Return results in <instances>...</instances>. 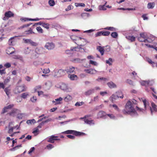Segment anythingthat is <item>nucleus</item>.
I'll use <instances>...</instances> for the list:
<instances>
[{"label": "nucleus", "mask_w": 157, "mask_h": 157, "mask_svg": "<svg viewBox=\"0 0 157 157\" xmlns=\"http://www.w3.org/2000/svg\"><path fill=\"white\" fill-rule=\"evenodd\" d=\"M137 104V101L133 99L132 102L128 101L126 103L125 106V109L123 110V112L124 114H128L132 117H136L138 114L134 109L133 104Z\"/></svg>", "instance_id": "f257e3e1"}, {"label": "nucleus", "mask_w": 157, "mask_h": 157, "mask_svg": "<svg viewBox=\"0 0 157 157\" xmlns=\"http://www.w3.org/2000/svg\"><path fill=\"white\" fill-rule=\"evenodd\" d=\"M62 133L65 134H73L76 136H80L86 135L84 133L74 130H67Z\"/></svg>", "instance_id": "f03ea898"}, {"label": "nucleus", "mask_w": 157, "mask_h": 157, "mask_svg": "<svg viewBox=\"0 0 157 157\" xmlns=\"http://www.w3.org/2000/svg\"><path fill=\"white\" fill-rule=\"evenodd\" d=\"M55 77H59L64 76L66 74L65 70L62 69H55L52 72Z\"/></svg>", "instance_id": "7ed1b4c3"}, {"label": "nucleus", "mask_w": 157, "mask_h": 157, "mask_svg": "<svg viewBox=\"0 0 157 157\" xmlns=\"http://www.w3.org/2000/svg\"><path fill=\"white\" fill-rule=\"evenodd\" d=\"M142 101L144 103L145 109H143L140 108L137 106H136V107L137 110L140 112H142L143 113H144L145 112V110L146 109L147 105L148 104V102L145 99L143 100Z\"/></svg>", "instance_id": "20e7f679"}, {"label": "nucleus", "mask_w": 157, "mask_h": 157, "mask_svg": "<svg viewBox=\"0 0 157 157\" xmlns=\"http://www.w3.org/2000/svg\"><path fill=\"white\" fill-rule=\"evenodd\" d=\"M23 40L25 43L30 44L32 46H36L38 45L37 43L33 42L30 39L23 38Z\"/></svg>", "instance_id": "39448f33"}, {"label": "nucleus", "mask_w": 157, "mask_h": 157, "mask_svg": "<svg viewBox=\"0 0 157 157\" xmlns=\"http://www.w3.org/2000/svg\"><path fill=\"white\" fill-rule=\"evenodd\" d=\"M107 117V116L105 113L102 111H100L97 114V119L99 118L105 119Z\"/></svg>", "instance_id": "423d86ee"}, {"label": "nucleus", "mask_w": 157, "mask_h": 157, "mask_svg": "<svg viewBox=\"0 0 157 157\" xmlns=\"http://www.w3.org/2000/svg\"><path fill=\"white\" fill-rule=\"evenodd\" d=\"M44 47L48 50L53 49L55 47V44L52 42L47 43Z\"/></svg>", "instance_id": "0eeeda50"}, {"label": "nucleus", "mask_w": 157, "mask_h": 157, "mask_svg": "<svg viewBox=\"0 0 157 157\" xmlns=\"http://www.w3.org/2000/svg\"><path fill=\"white\" fill-rule=\"evenodd\" d=\"M151 106L152 108L149 106V108L151 112V115H152L153 112H157V106L153 102H152L151 103Z\"/></svg>", "instance_id": "6e6552de"}, {"label": "nucleus", "mask_w": 157, "mask_h": 157, "mask_svg": "<svg viewBox=\"0 0 157 157\" xmlns=\"http://www.w3.org/2000/svg\"><path fill=\"white\" fill-rule=\"evenodd\" d=\"M35 52L38 54H41L45 53V49L43 47L36 48L35 50Z\"/></svg>", "instance_id": "1a4fd4ad"}, {"label": "nucleus", "mask_w": 157, "mask_h": 157, "mask_svg": "<svg viewBox=\"0 0 157 157\" xmlns=\"http://www.w3.org/2000/svg\"><path fill=\"white\" fill-rule=\"evenodd\" d=\"M84 71L86 72L87 73L90 74H94L98 72V71L96 70L91 68L89 69H85L84 70Z\"/></svg>", "instance_id": "9d476101"}, {"label": "nucleus", "mask_w": 157, "mask_h": 157, "mask_svg": "<svg viewBox=\"0 0 157 157\" xmlns=\"http://www.w3.org/2000/svg\"><path fill=\"white\" fill-rule=\"evenodd\" d=\"M95 92L94 89H91L86 91L84 93V94L86 96H89Z\"/></svg>", "instance_id": "9b49d317"}, {"label": "nucleus", "mask_w": 157, "mask_h": 157, "mask_svg": "<svg viewBox=\"0 0 157 157\" xmlns=\"http://www.w3.org/2000/svg\"><path fill=\"white\" fill-rule=\"evenodd\" d=\"M57 137V136H56L54 135H52L48 137V140L47 141L51 143H54L55 141V138Z\"/></svg>", "instance_id": "f8f14e48"}, {"label": "nucleus", "mask_w": 157, "mask_h": 157, "mask_svg": "<svg viewBox=\"0 0 157 157\" xmlns=\"http://www.w3.org/2000/svg\"><path fill=\"white\" fill-rule=\"evenodd\" d=\"M107 85L110 89L116 88L117 87V85L113 82L110 81L107 83Z\"/></svg>", "instance_id": "ddd939ff"}, {"label": "nucleus", "mask_w": 157, "mask_h": 157, "mask_svg": "<svg viewBox=\"0 0 157 157\" xmlns=\"http://www.w3.org/2000/svg\"><path fill=\"white\" fill-rule=\"evenodd\" d=\"M84 121L85 123L90 125L94 124V121L93 120H89L87 119H85Z\"/></svg>", "instance_id": "4468645a"}, {"label": "nucleus", "mask_w": 157, "mask_h": 157, "mask_svg": "<svg viewBox=\"0 0 157 157\" xmlns=\"http://www.w3.org/2000/svg\"><path fill=\"white\" fill-rule=\"evenodd\" d=\"M51 120V119H48L46 120L45 121H42L40 123L39 125L37 126V127L39 128H40L42 127V126L44 124L46 123H47Z\"/></svg>", "instance_id": "2eb2a0df"}, {"label": "nucleus", "mask_w": 157, "mask_h": 157, "mask_svg": "<svg viewBox=\"0 0 157 157\" xmlns=\"http://www.w3.org/2000/svg\"><path fill=\"white\" fill-rule=\"evenodd\" d=\"M75 68L74 67H70L69 68H67L65 69V72L67 73H73L74 71Z\"/></svg>", "instance_id": "dca6fc26"}, {"label": "nucleus", "mask_w": 157, "mask_h": 157, "mask_svg": "<svg viewBox=\"0 0 157 157\" xmlns=\"http://www.w3.org/2000/svg\"><path fill=\"white\" fill-rule=\"evenodd\" d=\"M97 49L100 52L101 56H103L104 53V50L103 48L101 46H98Z\"/></svg>", "instance_id": "f3484780"}, {"label": "nucleus", "mask_w": 157, "mask_h": 157, "mask_svg": "<svg viewBox=\"0 0 157 157\" xmlns=\"http://www.w3.org/2000/svg\"><path fill=\"white\" fill-rule=\"evenodd\" d=\"M5 17H7L8 18L10 17L14 16V14L11 11H8L6 12L5 13Z\"/></svg>", "instance_id": "a211bd4d"}, {"label": "nucleus", "mask_w": 157, "mask_h": 157, "mask_svg": "<svg viewBox=\"0 0 157 157\" xmlns=\"http://www.w3.org/2000/svg\"><path fill=\"white\" fill-rule=\"evenodd\" d=\"M118 98L116 94H113L110 97L109 99L113 103L114 101L117 99Z\"/></svg>", "instance_id": "6ab92c4d"}, {"label": "nucleus", "mask_w": 157, "mask_h": 157, "mask_svg": "<svg viewBox=\"0 0 157 157\" xmlns=\"http://www.w3.org/2000/svg\"><path fill=\"white\" fill-rule=\"evenodd\" d=\"M140 36L144 39H149L148 35L145 33H141L140 34Z\"/></svg>", "instance_id": "aec40b11"}, {"label": "nucleus", "mask_w": 157, "mask_h": 157, "mask_svg": "<svg viewBox=\"0 0 157 157\" xmlns=\"http://www.w3.org/2000/svg\"><path fill=\"white\" fill-rule=\"evenodd\" d=\"M116 94L117 96H118V97L119 98H123L124 97V96L123 94L120 91H118L116 92Z\"/></svg>", "instance_id": "412c9836"}, {"label": "nucleus", "mask_w": 157, "mask_h": 157, "mask_svg": "<svg viewBox=\"0 0 157 157\" xmlns=\"http://www.w3.org/2000/svg\"><path fill=\"white\" fill-rule=\"evenodd\" d=\"M68 77L71 80H75V78H77V76L74 74H69L68 75Z\"/></svg>", "instance_id": "4be33fe9"}, {"label": "nucleus", "mask_w": 157, "mask_h": 157, "mask_svg": "<svg viewBox=\"0 0 157 157\" xmlns=\"http://www.w3.org/2000/svg\"><path fill=\"white\" fill-rule=\"evenodd\" d=\"M60 87L61 89L63 90H67V85L64 83L62 84L60 86Z\"/></svg>", "instance_id": "5701e85b"}, {"label": "nucleus", "mask_w": 157, "mask_h": 157, "mask_svg": "<svg viewBox=\"0 0 157 157\" xmlns=\"http://www.w3.org/2000/svg\"><path fill=\"white\" fill-rule=\"evenodd\" d=\"M126 38L131 42H132L135 41V37L133 36H126Z\"/></svg>", "instance_id": "b1692460"}, {"label": "nucleus", "mask_w": 157, "mask_h": 157, "mask_svg": "<svg viewBox=\"0 0 157 157\" xmlns=\"http://www.w3.org/2000/svg\"><path fill=\"white\" fill-rule=\"evenodd\" d=\"M90 16L89 13H84L81 14V16L82 18L84 19H86Z\"/></svg>", "instance_id": "393cba45"}, {"label": "nucleus", "mask_w": 157, "mask_h": 157, "mask_svg": "<svg viewBox=\"0 0 157 157\" xmlns=\"http://www.w3.org/2000/svg\"><path fill=\"white\" fill-rule=\"evenodd\" d=\"M138 40L140 42H144L145 43L149 42V41L147 39H144L141 37H139L138 38Z\"/></svg>", "instance_id": "a878e982"}, {"label": "nucleus", "mask_w": 157, "mask_h": 157, "mask_svg": "<svg viewBox=\"0 0 157 157\" xmlns=\"http://www.w3.org/2000/svg\"><path fill=\"white\" fill-rule=\"evenodd\" d=\"M83 61L82 59H81L78 58L74 59L72 61L74 63H81Z\"/></svg>", "instance_id": "bb28decb"}, {"label": "nucleus", "mask_w": 157, "mask_h": 157, "mask_svg": "<svg viewBox=\"0 0 157 157\" xmlns=\"http://www.w3.org/2000/svg\"><path fill=\"white\" fill-rule=\"evenodd\" d=\"M16 109H13L11 112L8 113V114L10 116L14 117L15 116V114L16 113L17 110Z\"/></svg>", "instance_id": "cd10ccee"}, {"label": "nucleus", "mask_w": 157, "mask_h": 157, "mask_svg": "<svg viewBox=\"0 0 157 157\" xmlns=\"http://www.w3.org/2000/svg\"><path fill=\"white\" fill-rule=\"evenodd\" d=\"M155 6V3L154 2H149L147 4L148 8L153 9Z\"/></svg>", "instance_id": "c85d7f7f"}, {"label": "nucleus", "mask_w": 157, "mask_h": 157, "mask_svg": "<svg viewBox=\"0 0 157 157\" xmlns=\"http://www.w3.org/2000/svg\"><path fill=\"white\" fill-rule=\"evenodd\" d=\"M118 10H135V8H118Z\"/></svg>", "instance_id": "c756f323"}, {"label": "nucleus", "mask_w": 157, "mask_h": 157, "mask_svg": "<svg viewBox=\"0 0 157 157\" xmlns=\"http://www.w3.org/2000/svg\"><path fill=\"white\" fill-rule=\"evenodd\" d=\"M22 147L21 144H20L18 145H17L15 147L12 148L10 149V150L11 151H14L17 149H19L20 147Z\"/></svg>", "instance_id": "7c9ffc66"}, {"label": "nucleus", "mask_w": 157, "mask_h": 157, "mask_svg": "<svg viewBox=\"0 0 157 157\" xmlns=\"http://www.w3.org/2000/svg\"><path fill=\"white\" fill-rule=\"evenodd\" d=\"M17 36H15L14 37H13L10 38L9 40L8 41V44L9 45H13V40L15 38L17 37Z\"/></svg>", "instance_id": "2f4dec72"}, {"label": "nucleus", "mask_w": 157, "mask_h": 157, "mask_svg": "<svg viewBox=\"0 0 157 157\" xmlns=\"http://www.w3.org/2000/svg\"><path fill=\"white\" fill-rule=\"evenodd\" d=\"M17 92L19 93H20L24 91V88L23 86H19L17 88Z\"/></svg>", "instance_id": "473e14b6"}, {"label": "nucleus", "mask_w": 157, "mask_h": 157, "mask_svg": "<svg viewBox=\"0 0 157 157\" xmlns=\"http://www.w3.org/2000/svg\"><path fill=\"white\" fill-rule=\"evenodd\" d=\"M35 123H36V121H35V120L34 119L28 120L26 121L27 124H31L32 123L34 124Z\"/></svg>", "instance_id": "72a5a7b5"}, {"label": "nucleus", "mask_w": 157, "mask_h": 157, "mask_svg": "<svg viewBox=\"0 0 157 157\" xmlns=\"http://www.w3.org/2000/svg\"><path fill=\"white\" fill-rule=\"evenodd\" d=\"M72 99L71 97L69 95H67L66 97L64 98V100L65 101L68 102V101L71 100Z\"/></svg>", "instance_id": "f704fd0d"}, {"label": "nucleus", "mask_w": 157, "mask_h": 157, "mask_svg": "<svg viewBox=\"0 0 157 157\" xmlns=\"http://www.w3.org/2000/svg\"><path fill=\"white\" fill-rule=\"evenodd\" d=\"M104 29L112 31H115L116 30V29L113 27H107L104 28Z\"/></svg>", "instance_id": "c9c22d12"}, {"label": "nucleus", "mask_w": 157, "mask_h": 157, "mask_svg": "<svg viewBox=\"0 0 157 157\" xmlns=\"http://www.w3.org/2000/svg\"><path fill=\"white\" fill-rule=\"evenodd\" d=\"M113 62V60L111 58H109L108 60H106V63L108 64L109 65H112Z\"/></svg>", "instance_id": "e433bc0d"}, {"label": "nucleus", "mask_w": 157, "mask_h": 157, "mask_svg": "<svg viewBox=\"0 0 157 157\" xmlns=\"http://www.w3.org/2000/svg\"><path fill=\"white\" fill-rule=\"evenodd\" d=\"M98 9L100 10H106L105 5H100L98 7Z\"/></svg>", "instance_id": "4c0bfd02"}, {"label": "nucleus", "mask_w": 157, "mask_h": 157, "mask_svg": "<svg viewBox=\"0 0 157 157\" xmlns=\"http://www.w3.org/2000/svg\"><path fill=\"white\" fill-rule=\"evenodd\" d=\"M111 36L113 38H117L118 36V34L116 32H113L111 34Z\"/></svg>", "instance_id": "58836bf2"}, {"label": "nucleus", "mask_w": 157, "mask_h": 157, "mask_svg": "<svg viewBox=\"0 0 157 157\" xmlns=\"http://www.w3.org/2000/svg\"><path fill=\"white\" fill-rule=\"evenodd\" d=\"M14 58L15 59H19V60L23 61V57L20 56V55H15L14 56Z\"/></svg>", "instance_id": "ea45409f"}, {"label": "nucleus", "mask_w": 157, "mask_h": 157, "mask_svg": "<svg viewBox=\"0 0 157 157\" xmlns=\"http://www.w3.org/2000/svg\"><path fill=\"white\" fill-rule=\"evenodd\" d=\"M107 115L111 119H113L114 120H116L117 119L116 117L113 114H107Z\"/></svg>", "instance_id": "a19ab883"}, {"label": "nucleus", "mask_w": 157, "mask_h": 157, "mask_svg": "<svg viewBox=\"0 0 157 157\" xmlns=\"http://www.w3.org/2000/svg\"><path fill=\"white\" fill-rule=\"evenodd\" d=\"M102 35L104 36H108L110 34V32L109 31H101Z\"/></svg>", "instance_id": "79ce46f5"}, {"label": "nucleus", "mask_w": 157, "mask_h": 157, "mask_svg": "<svg viewBox=\"0 0 157 157\" xmlns=\"http://www.w3.org/2000/svg\"><path fill=\"white\" fill-rule=\"evenodd\" d=\"M48 4L50 6H53L55 5V1L54 0H49Z\"/></svg>", "instance_id": "37998d69"}, {"label": "nucleus", "mask_w": 157, "mask_h": 157, "mask_svg": "<svg viewBox=\"0 0 157 157\" xmlns=\"http://www.w3.org/2000/svg\"><path fill=\"white\" fill-rule=\"evenodd\" d=\"M75 5L76 7H84L85 6V4L83 3H75Z\"/></svg>", "instance_id": "c03bdc74"}, {"label": "nucleus", "mask_w": 157, "mask_h": 157, "mask_svg": "<svg viewBox=\"0 0 157 157\" xmlns=\"http://www.w3.org/2000/svg\"><path fill=\"white\" fill-rule=\"evenodd\" d=\"M147 81H142L141 82V84L142 86H145L146 87L147 86Z\"/></svg>", "instance_id": "a18cd8bd"}, {"label": "nucleus", "mask_w": 157, "mask_h": 157, "mask_svg": "<svg viewBox=\"0 0 157 157\" xmlns=\"http://www.w3.org/2000/svg\"><path fill=\"white\" fill-rule=\"evenodd\" d=\"M26 34H30L32 33H35L32 31V29L31 28H30L27 31H26Z\"/></svg>", "instance_id": "49530a36"}, {"label": "nucleus", "mask_w": 157, "mask_h": 157, "mask_svg": "<svg viewBox=\"0 0 157 157\" xmlns=\"http://www.w3.org/2000/svg\"><path fill=\"white\" fill-rule=\"evenodd\" d=\"M126 82L127 83L130 85L134 86L133 82L131 80L129 79H127L126 81Z\"/></svg>", "instance_id": "de8ad7c7"}, {"label": "nucleus", "mask_w": 157, "mask_h": 157, "mask_svg": "<svg viewBox=\"0 0 157 157\" xmlns=\"http://www.w3.org/2000/svg\"><path fill=\"white\" fill-rule=\"evenodd\" d=\"M29 94L27 93H22L21 95V97L23 99H25Z\"/></svg>", "instance_id": "09e8293b"}, {"label": "nucleus", "mask_w": 157, "mask_h": 157, "mask_svg": "<svg viewBox=\"0 0 157 157\" xmlns=\"http://www.w3.org/2000/svg\"><path fill=\"white\" fill-rule=\"evenodd\" d=\"M53 147H54V146L51 144H48L46 146V148L48 150H50Z\"/></svg>", "instance_id": "8fccbe9b"}, {"label": "nucleus", "mask_w": 157, "mask_h": 157, "mask_svg": "<svg viewBox=\"0 0 157 157\" xmlns=\"http://www.w3.org/2000/svg\"><path fill=\"white\" fill-rule=\"evenodd\" d=\"M36 29L38 31V32L39 33H42L43 32V29H42L41 28L40 26L37 27L36 28Z\"/></svg>", "instance_id": "3c124183"}, {"label": "nucleus", "mask_w": 157, "mask_h": 157, "mask_svg": "<svg viewBox=\"0 0 157 157\" xmlns=\"http://www.w3.org/2000/svg\"><path fill=\"white\" fill-rule=\"evenodd\" d=\"M42 26L47 29H49V24L48 23H43Z\"/></svg>", "instance_id": "603ef678"}, {"label": "nucleus", "mask_w": 157, "mask_h": 157, "mask_svg": "<svg viewBox=\"0 0 157 157\" xmlns=\"http://www.w3.org/2000/svg\"><path fill=\"white\" fill-rule=\"evenodd\" d=\"M63 98L61 97H59L58 98H57L55 99V101H57V102L55 104V105L57 104H60V101H61L62 100Z\"/></svg>", "instance_id": "864d4df0"}, {"label": "nucleus", "mask_w": 157, "mask_h": 157, "mask_svg": "<svg viewBox=\"0 0 157 157\" xmlns=\"http://www.w3.org/2000/svg\"><path fill=\"white\" fill-rule=\"evenodd\" d=\"M89 63L92 65H93L96 66L98 65V63L95 61H94L92 60H90L89 61Z\"/></svg>", "instance_id": "5fc2aeb1"}, {"label": "nucleus", "mask_w": 157, "mask_h": 157, "mask_svg": "<svg viewBox=\"0 0 157 157\" xmlns=\"http://www.w3.org/2000/svg\"><path fill=\"white\" fill-rule=\"evenodd\" d=\"M24 115L25 114L23 113H19L17 115V118L19 119H22Z\"/></svg>", "instance_id": "6e6d98bb"}, {"label": "nucleus", "mask_w": 157, "mask_h": 157, "mask_svg": "<svg viewBox=\"0 0 157 157\" xmlns=\"http://www.w3.org/2000/svg\"><path fill=\"white\" fill-rule=\"evenodd\" d=\"M32 23H30L29 24H27L24 25H23L21 26L19 28V29H22L25 27H28L29 26L31 25L32 24Z\"/></svg>", "instance_id": "4d7b16f0"}, {"label": "nucleus", "mask_w": 157, "mask_h": 157, "mask_svg": "<svg viewBox=\"0 0 157 157\" xmlns=\"http://www.w3.org/2000/svg\"><path fill=\"white\" fill-rule=\"evenodd\" d=\"M147 83V86H151L154 84V82L153 81H148Z\"/></svg>", "instance_id": "13d9d810"}, {"label": "nucleus", "mask_w": 157, "mask_h": 157, "mask_svg": "<svg viewBox=\"0 0 157 157\" xmlns=\"http://www.w3.org/2000/svg\"><path fill=\"white\" fill-rule=\"evenodd\" d=\"M112 106L118 112H120V110L119 109L117 106L116 104H113Z\"/></svg>", "instance_id": "bf43d9fd"}, {"label": "nucleus", "mask_w": 157, "mask_h": 157, "mask_svg": "<svg viewBox=\"0 0 157 157\" xmlns=\"http://www.w3.org/2000/svg\"><path fill=\"white\" fill-rule=\"evenodd\" d=\"M84 104V102H83L82 101L80 102H77L75 104V105L76 106H79L83 105Z\"/></svg>", "instance_id": "052dcab7"}, {"label": "nucleus", "mask_w": 157, "mask_h": 157, "mask_svg": "<svg viewBox=\"0 0 157 157\" xmlns=\"http://www.w3.org/2000/svg\"><path fill=\"white\" fill-rule=\"evenodd\" d=\"M4 91L6 92V95L8 96L10 94L9 90L8 87L4 89Z\"/></svg>", "instance_id": "680f3d73"}, {"label": "nucleus", "mask_w": 157, "mask_h": 157, "mask_svg": "<svg viewBox=\"0 0 157 157\" xmlns=\"http://www.w3.org/2000/svg\"><path fill=\"white\" fill-rule=\"evenodd\" d=\"M37 100L36 97V96H33V97L30 98V100L33 102H35Z\"/></svg>", "instance_id": "e2e57ef3"}, {"label": "nucleus", "mask_w": 157, "mask_h": 157, "mask_svg": "<svg viewBox=\"0 0 157 157\" xmlns=\"http://www.w3.org/2000/svg\"><path fill=\"white\" fill-rule=\"evenodd\" d=\"M102 35V32L101 31H100L97 32L95 35V37H97L98 36H100Z\"/></svg>", "instance_id": "0e129e2a"}, {"label": "nucleus", "mask_w": 157, "mask_h": 157, "mask_svg": "<svg viewBox=\"0 0 157 157\" xmlns=\"http://www.w3.org/2000/svg\"><path fill=\"white\" fill-rule=\"evenodd\" d=\"M14 106V104H12L9 105H8L6 106V108L7 109H10L12 108H13Z\"/></svg>", "instance_id": "69168bd1"}, {"label": "nucleus", "mask_w": 157, "mask_h": 157, "mask_svg": "<svg viewBox=\"0 0 157 157\" xmlns=\"http://www.w3.org/2000/svg\"><path fill=\"white\" fill-rule=\"evenodd\" d=\"M7 109L6 107H5L3 109L2 112L1 113L2 114H4L5 113L7 112Z\"/></svg>", "instance_id": "338daca9"}, {"label": "nucleus", "mask_w": 157, "mask_h": 157, "mask_svg": "<svg viewBox=\"0 0 157 157\" xmlns=\"http://www.w3.org/2000/svg\"><path fill=\"white\" fill-rule=\"evenodd\" d=\"M67 137L70 139H71L72 140L74 139L75 138V137L74 136H72L71 135H67Z\"/></svg>", "instance_id": "774afa93"}]
</instances>
